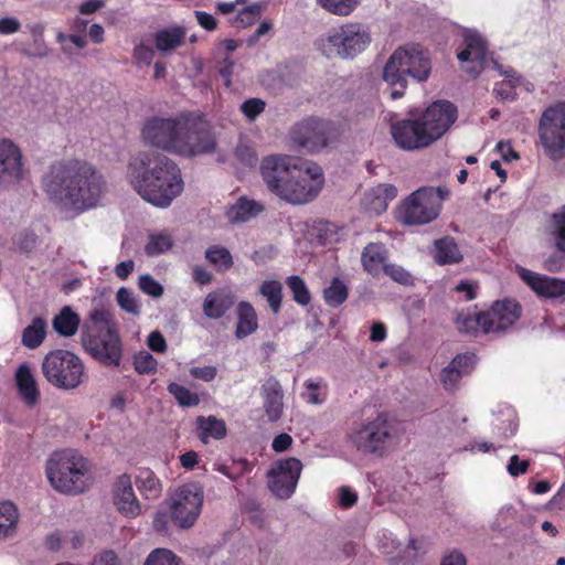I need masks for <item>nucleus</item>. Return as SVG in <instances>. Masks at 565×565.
I'll return each mask as SVG.
<instances>
[{
  "mask_svg": "<svg viewBox=\"0 0 565 565\" xmlns=\"http://www.w3.org/2000/svg\"><path fill=\"white\" fill-rule=\"evenodd\" d=\"M41 186L49 202L77 214L95 209L108 191L103 172L77 158L52 162L41 178Z\"/></svg>",
  "mask_w": 565,
  "mask_h": 565,
  "instance_id": "f257e3e1",
  "label": "nucleus"
},
{
  "mask_svg": "<svg viewBox=\"0 0 565 565\" xmlns=\"http://www.w3.org/2000/svg\"><path fill=\"white\" fill-rule=\"evenodd\" d=\"M126 178L141 199L160 209L170 206L184 185L178 164L159 152L141 151L131 157Z\"/></svg>",
  "mask_w": 565,
  "mask_h": 565,
  "instance_id": "f03ea898",
  "label": "nucleus"
},
{
  "mask_svg": "<svg viewBox=\"0 0 565 565\" xmlns=\"http://www.w3.org/2000/svg\"><path fill=\"white\" fill-rule=\"evenodd\" d=\"M81 344L104 366L118 367L122 360V341L114 315L103 307L88 313L81 330Z\"/></svg>",
  "mask_w": 565,
  "mask_h": 565,
  "instance_id": "7ed1b4c3",
  "label": "nucleus"
},
{
  "mask_svg": "<svg viewBox=\"0 0 565 565\" xmlns=\"http://www.w3.org/2000/svg\"><path fill=\"white\" fill-rule=\"evenodd\" d=\"M431 73V62L427 53L415 46L397 47L386 61L382 78L391 88V98L404 96L408 77L425 82Z\"/></svg>",
  "mask_w": 565,
  "mask_h": 565,
  "instance_id": "20e7f679",
  "label": "nucleus"
},
{
  "mask_svg": "<svg viewBox=\"0 0 565 565\" xmlns=\"http://www.w3.org/2000/svg\"><path fill=\"white\" fill-rule=\"evenodd\" d=\"M45 475L51 487L62 494L83 493L90 484L88 461L73 449L53 452L46 460Z\"/></svg>",
  "mask_w": 565,
  "mask_h": 565,
  "instance_id": "39448f33",
  "label": "nucleus"
},
{
  "mask_svg": "<svg viewBox=\"0 0 565 565\" xmlns=\"http://www.w3.org/2000/svg\"><path fill=\"white\" fill-rule=\"evenodd\" d=\"M42 373L52 386L64 391H74L88 380L82 358L65 349H55L44 356Z\"/></svg>",
  "mask_w": 565,
  "mask_h": 565,
  "instance_id": "423d86ee",
  "label": "nucleus"
},
{
  "mask_svg": "<svg viewBox=\"0 0 565 565\" xmlns=\"http://www.w3.org/2000/svg\"><path fill=\"white\" fill-rule=\"evenodd\" d=\"M371 44V33L361 23H345L317 41L319 51L327 57L353 58Z\"/></svg>",
  "mask_w": 565,
  "mask_h": 565,
  "instance_id": "0eeeda50",
  "label": "nucleus"
},
{
  "mask_svg": "<svg viewBox=\"0 0 565 565\" xmlns=\"http://www.w3.org/2000/svg\"><path fill=\"white\" fill-rule=\"evenodd\" d=\"M216 148L217 141L210 121L203 115L184 111L177 156L194 158L214 153Z\"/></svg>",
  "mask_w": 565,
  "mask_h": 565,
  "instance_id": "6e6552de",
  "label": "nucleus"
},
{
  "mask_svg": "<svg viewBox=\"0 0 565 565\" xmlns=\"http://www.w3.org/2000/svg\"><path fill=\"white\" fill-rule=\"evenodd\" d=\"M449 195L445 186H426L414 191L399 211V220L406 225H420L436 220L443 201Z\"/></svg>",
  "mask_w": 565,
  "mask_h": 565,
  "instance_id": "1a4fd4ad",
  "label": "nucleus"
},
{
  "mask_svg": "<svg viewBox=\"0 0 565 565\" xmlns=\"http://www.w3.org/2000/svg\"><path fill=\"white\" fill-rule=\"evenodd\" d=\"M356 450L383 456L396 441V425L385 414H379L351 435Z\"/></svg>",
  "mask_w": 565,
  "mask_h": 565,
  "instance_id": "9d476101",
  "label": "nucleus"
},
{
  "mask_svg": "<svg viewBox=\"0 0 565 565\" xmlns=\"http://www.w3.org/2000/svg\"><path fill=\"white\" fill-rule=\"evenodd\" d=\"M539 137L552 160L565 158V102H557L544 109L539 120Z\"/></svg>",
  "mask_w": 565,
  "mask_h": 565,
  "instance_id": "9b49d317",
  "label": "nucleus"
},
{
  "mask_svg": "<svg viewBox=\"0 0 565 565\" xmlns=\"http://www.w3.org/2000/svg\"><path fill=\"white\" fill-rule=\"evenodd\" d=\"M324 178L322 169L312 162L299 161L285 189L281 200L292 204H306L321 191Z\"/></svg>",
  "mask_w": 565,
  "mask_h": 565,
  "instance_id": "f8f14e48",
  "label": "nucleus"
},
{
  "mask_svg": "<svg viewBox=\"0 0 565 565\" xmlns=\"http://www.w3.org/2000/svg\"><path fill=\"white\" fill-rule=\"evenodd\" d=\"M204 502L202 486L191 482L179 487L169 499L173 523L181 529L192 527L201 514Z\"/></svg>",
  "mask_w": 565,
  "mask_h": 565,
  "instance_id": "ddd939ff",
  "label": "nucleus"
},
{
  "mask_svg": "<svg viewBox=\"0 0 565 565\" xmlns=\"http://www.w3.org/2000/svg\"><path fill=\"white\" fill-rule=\"evenodd\" d=\"M184 111L171 117H150L141 129L146 145L178 154L180 129H182Z\"/></svg>",
  "mask_w": 565,
  "mask_h": 565,
  "instance_id": "4468645a",
  "label": "nucleus"
},
{
  "mask_svg": "<svg viewBox=\"0 0 565 565\" xmlns=\"http://www.w3.org/2000/svg\"><path fill=\"white\" fill-rule=\"evenodd\" d=\"M300 159L284 154L264 157L260 162V175L267 189L281 198L289 194L285 185L289 181Z\"/></svg>",
  "mask_w": 565,
  "mask_h": 565,
  "instance_id": "2eb2a0df",
  "label": "nucleus"
},
{
  "mask_svg": "<svg viewBox=\"0 0 565 565\" xmlns=\"http://www.w3.org/2000/svg\"><path fill=\"white\" fill-rule=\"evenodd\" d=\"M301 470L302 463L295 457L278 460L267 472L269 491L277 499H289L296 491Z\"/></svg>",
  "mask_w": 565,
  "mask_h": 565,
  "instance_id": "dca6fc26",
  "label": "nucleus"
},
{
  "mask_svg": "<svg viewBox=\"0 0 565 565\" xmlns=\"http://www.w3.org/2000/svg\"><path fill=\"white\" fill-rule=\"evenodd\" d=\"M330 132L331 126L328 121L308 118L296 124L291 128L289 137L298 148L313 152L328 145Z\"/></svg>",
  "mask_w": 565,
  "mask_h": 565,
  "instance_id": "f3484780",
  "label": "nucleus"
},
{
  "mask_svg": "<svg viewBox=\"0 0 565 565\" xmlns=\"http://www.w3.org/2000/svg\"><path fill=\"white\" fill-rule=\"evenodd\" d=\"M391 135L396 146L413 151L429 147L433 138L426 131L420 118L398 120L391 125Z\"/></svg>",
  "mask_w": 565,
  "mask_h": 565,
  "instance_id": "a211bd4d",
  "label": "nucleus"
},
{
  "mask_svg": "<svg viewBox=\"0 0 565 565\" xmlns=\"http://www.w3.org/2000/svg\"><path fill=\"white\" fill-rule=\"evenodd\" d=\"M457 107L448 100L429 105L419 117L433 141L441 138L457 119Z\"/></svg>",
  "mask_w": 565,
  "mask_h": 565,
  "instance_id": "6ab92c4d",
  "label": "nucleus"
},
{
  "mask_svg": "<svg viewBox=\"0 0 565 565\" xmlns=\"http://www.w3.org/2000/svg\"><path fill=\"white\" fill-rule=\"evenodd\" d=\"M465 49L457 54L461 63L468 62L466 72L476 77L489 65V52L483 36L475 30H466L462 34Z\"/></svg>",
  "mask_w": 565,
  "mask_h": 565,
  "instance_id": "aec40b11",
  "label": "nucleus"
},
{
  "mask_svg": "<svg viewBox=\"0 0 565 565\" xmlns=\"http://www.w3.org/2000/svg\"><path fill=\"white\" fill-rule=\"evenodd\" d=\"M521 306L514 299L497 300L483 311V333H499L512 327L521 317Z\"/></svg>",
  "mask_w": 565,
  "mask_h": 565,
  "instance_id": "412c9836",
  "label": "nucleus"
},
{
  "mask_svg": "<svg viewBox=\"0 0 565 565\" xmlns=\"http://www.w3.org/2000/svg\"><path fill=\"white\" fill-rule=\"evenodd\" d=\"M516 271L540 298L565 301V279L542 275L520 266L516 267Z\"/></svg>",
  "mask_w": 565,
  "mask_h": 565,
  "instance_id": "4be33fe9",
  "label": "nucleus"
},
{
  "mask_svg": "<svg viewBox=\"0 0 565 565\" xmlns=\"http://www.w3.org/2000/svg\"><path fill=\"white\" fill-rule=\"evenodd\" d=\"M23 175L22 152L9 139L0 140V188L19 183Z\"/></svg>",
  "mask_w": 565,
  "mask_h": 565,
  "instance_id": "5701e85b",
  "label": "nucleus"
},
{
  "mask_svg": "<svg viewBox=\"0 0 565 565\" xmlns=\"http://www.w3.org/2000/svg\"><path fill=\"white\" fill-rule=\"evenodd\" d=\"M114 503L124 516L135 519L141 514V504L137 499L131 477L124 473L118 477L114 488Z\"/></svg>",
  "mask_w": 565,
  "mask_h": 565,
  "instance_id": "b1692460",
  "label": "nucleus"
},
{
  "mask_svg": "<svg viewBox=\"0 0 565 565\" xmlns=\"http://www.w3.org/2000/svg\"><path fill=\"white\" fill-rule=\"evenodd\" d=\"M475 354H457L440 372V382L445 390L456 391L465 375H469L475 366Z\"/></svg>",
  "mask_w": 565,
  "mask_h": 565,
  "instance_id": "393cba45",
  "label": "nucleus"
},
{
  "mask_svg": "<svg viewBox=\"0 0 565 565\" xmlns=\"http://www.w3.org/2000/svg\"><path fill=\"white\" fill-rule=\"evenodd\" d=\"M235 300V295L230 289H215L205 296L202 306L203 313L209 319H221L233 308Z\"/></svg>",
  "mask_w": 565,
  "mask_h": 565,
  "instance_id": "a878e982",
  "label": "nucleus"
},
{
  "mask_svg": "<svg viewBox=\"0 0 565 565\" xmlns=\"http://www.w3.org/2000/svg\"><path fill=\"white\" fill-rule=\"evenodd\" d=\"M262 397L264 399V411L269 422L280 419L284 409V393L279 381L270 376L262 385Z\"/></svg>",
  "mask_w": 565,
  "mask_h": 565,
  "instance_id": "bb28decb",
  "label": "nucleus"
},
{
  "mask_svg": "<svg viewBox=\"0 0 565 565\" xmlns=\"http://www.w3.org/2000/svg\"><path fill=\"white\" fill-rule=\"evenodd\" d=\"M396 195L397 189L393 184L380 183L366 192L364 201L371 212L381 214L386 211L388 203Z\"/></svg>",
  "mask_w": 565,
  "mask_h": 565,
  "instance_id": "cd10ccee",
  "label": "nucleus"
},
{
  "mask_svg": "<svg viewBox=\"0 0 565 565\" xmlns=\"http://www.w3.org/2000/svg\"><path fill=\"white\" fill-rule=\"evenodd\" d=\"M15 382L23 402L29 407L35 406L40 398V392L29 365L21 364L18 367L15 372Z\"/></svg>",
  "mask_w": 565,
  "mask_h": 565,
  "instance_id": "c85d7f7f",
  "label": "nucleus"
},
{
  "mask_svg": "<svg viewBox=\"0 0 565 565\" xmlns=\"http://www.w3.org/2000/svg\"><path fill=\"white\" fill-rule=\"evenodd\" d=\"M264 211L263 204L255 200L239 198L226 211V218L232 224L245 223L256 217Z\"/></svg>",
  "mask_w": 565,
  "mask_h": 565,
  "instance_id": "c756f323",
  "label": "nucleus"
},
{
  "mask_svg": "<svg viewBox=\"0 0 565 565\" xmlns=\"http://www.w3.org/2000/svg\"><path fill=\"white\" fill-rule=\"evenodd\" d=\"M185 36L186 31L180 25L161 29L154 34L156 49L162 54H169L184 43Z\"/></svg>",
  "mask_w": 565,
  "mask_h": 565,
  "instance_id": "7c9ffc66",
  "label": "nucleus"
},
{
  "mask_svg": "<svg viewBox=\"0 0 565 565\" xmlns=\"http://www.w3.org/2000/svg\"><path fill=\"white\" fill-rule=\"evenodd\" d=\"M434 260L438 265L458 264L462 260V254L454 237L445 236L434 242L431 249Z\"/></svg>",
  "mask_w": 565,
  "mask_h": 565,
  "instance_id": "2f4dec72",
  "label": "nucleus"
},
{
  "mask_svg": "<svg viewBox=\"0 0 565 565\" xmlns=\"http://www.w3.org/2000/svg\"><path fill=\"white\" fill-rule=\"evenodd\" d=\"M196 435L203 444H209L210 439H223L226 436L227 428L223 419L214 415L196 417Z\"/></svg>",
  "mask_w": 565,
  "mask_h": 565,
  "instance_id": "473e14b6",
  "label": "nucleus"
},
{
  "mask_svg": "<svg viewBox=\"0 0 565 565\" xmlns=\"http://www.w3.org/2000/svg\"><path fill=\"white\" fill-rule=\"evenodd\" d=\"M258 328L257 315L248 301H241L237 305V324L235 337L244 339L254 333Z\"/></svg>",
  "mask_w": 565,
  "mask_h": 565,
  "instance_id": "72a5a7b5",
  "label": "nucleus"
},
{
  "mask_svg": "<svg viewBox=\"0 0 565 565\" xmlns=\"http://www.w3.org/2000/svg\"><path fill=\"white\" fill-rule=\"evenodd\" d=\"M386 248L381 243H370L366 245L361 255L363 268L372 276L379 275L381 269L386 265Z\"/></svg>",
  "mask_w": 565,
  "mask_h": 565,
  "instance_id": "f704fd0d",
  "label": "nucleus"
},
{
  "mask_svg": "<svg viewBox=\"0 0 565 565\" xmlns=\"http://www.w3.org/2000/svg\"><path fill=\"white\" fill-rule=\"evenodd\" d=\"M79 323V316L70 306H65L53 318L52 327L58 335L70 338L77 332Z\"/></svg>",
  "mask_w": 565,
  "mask_h": 565,
  "instance_id": "c9c22d12",
  "label": "nucleus"
},
{
  "mask_svg": "<svg viewBox=\"0 0 565 565\" xmlns=\"http://www.w3.org/2000/svg\"><path fill=\"white\" fill-rule=\"evenodd\" d=\"M46 337V321L41 318H34L22 331V344L28 349L39 348Z\"/></svg>",
  "mask_w": 565,
  "mask_h": 565,
  "instance_id": "e433bc0d",
  "label": "nucleus"
},
{
  "mask_svg": "<svg viewBox=\"0 0 565 565\" xmlns=\"http://www.w3.org/2000/svg\"><path fill=\"white\" fill-rule=\"evenodd\" d=\"M483 312L461 311L457 315L455 324L460 333L477 335L483 332Z\"/></svg>",
  "mask_w": 565,
  "mask_h": 565,
  "instance_id": "4c0bfd02",
  "label": "nucleus"
},
{
  "mask_svg": "<svg viewBox=\"0 0 565 565\" xmlns=\"http://www.w3.org/2000/svg\"><path fill=\"white\" fill-rule=\"evenodd\" d=\"M136 484L146 499L154 500L161 495L162 484L159 478L149 469L140 470Z\"/></svg>",
  "mask_w": 565,
  "mask_h": 565,
  "instance_id": "58836bf2",
  "label": "nucleus"
},
{
  "mask_svg": "<svg viewBox=\"0 0 565 565\" xmlns=\"http://www.w3.org/2000/svg\"><path fill=\"white\" fill-rule=\"evenodd\" d=\"M259 294L266 299L269 308L276 315L280 311L282 301V285L278 280H265L259 286Z\"/></svg>",
  "mask_w": 565,
  "mask_h": 565,
  "instance_id": "ea45409f",
  "label": "nucleus"
},
{
  "mask_svg": "<svg viewBox=\"0 0 565 565\" xmlns=\"http://www.w3.org/2000/svg\"><path fill=\"white\" fill-rule=\"evenodd\" d=\"M18 510L12 502L0 503V539L14 533L18 522Z\"/></svg>",
  "mask_w": 565,
  "mask_h": 565,
  "instance_id": "a19ab883",
  "label": "nucleus"
},
{
  "mask_svg": "<svg viewBox=\"0 0 565 565\" xmlns=\"http://www.w3.org/2000/svg\"><path fill=\"white\" fill-rule=\"evenodd\" d=\"M205 259L220 271L228 270L234 264L231 252L220 245L210 246L205 250Z\"/></svg>",
  "mask_w": 565,
  "mask_h": 565,
  "instance_id": "79ce46f5",
  "label": "nucleus"
},
{
  "mask_svg": "<svg viewBox=\"0 0 565 565\" xmlns=\"http://www.w3.org/2000/svg\"><path fill=\"white\" fill-rule=\"evenodd\" d=\"M349 290L344 281L333 278L330 286L323 290V299L330 307L337 308L348 299Z\"/></svg>",
  "mask_w": 565,
  "mask_h": 565,
  "instance_id": "37998d69",
  "label": "nucleus"
},
{
  "mask_svg": "<svg viewBox=\"0 0 565 565\" xmlns=\"http://www.w3.org/2000/svg\"><path fill=\"white\" fill-rule=\"evenodd\" d=\"M286 284L292 294V299L300 306H308L311 301L310 291L305 280L298 275L287 277Z\"/></svg>",
  "mask_w": 565,
  "mask_h": 565,
  "instance_id": "c03bdc74",
  "label": "nucleus"
},
{
  "mask_svg": "<svg viewBox=\"0 0 565 565\" xmlns=\"http://www.w3.org/2000/svg\"><path fill=\"white\" fill-rule=\"evenodd\" d=\"M173 246L172 238L167 233L150 234L148 243L145 246V253L148 256H157L171 249Z\"/></svg>",
  "mask_w": 565,
  "mask_h": 565,
  "instance_id": "a18cd8bd",
  "label": "nucleus"
},
{
  "mask_svg": "<svg viewBox=\"0 0 565 565\" xmlns=\"http://www.w3.org/2000/svg\"><path fill=\"white\" fill-rule=\"evenodd\" d=\"M328 12L339 15H350L360 4L361 0H317Z\"/></svg>",
  "mask_w": 565,
  "mask_h": 565,
  "instance_id": "49530a36",
  "label": "nucleus"
},
{
  "mask_svg": "<svg viewBox=\"0 0 565 565\" xmlns=\"http://www.w3.org/2000/svg\"><path fill=\"white\" fill-rule=\"evenodd\" d=\"M552 235L554 237L555 247L565 254V204L552 214Z\"/></svg>",
  "mask_w": 565,
  "mask_h": 565,
  "instance_id": "de8ad7c7",
  "label": "nucleus"
},
{
  "mask_svg": "<svg viewBox=\"0 0 565 565\" xmlns=\"http://www.w3.org/2000/svg\"><path fill=\"white\" fill-rule=\"evenodd\" d=\"M168 392L177 399L181 406L193 407L200 403V398L196 393L191 392L185 386L175 382H171L168 385Z\"/></svg>",
  "mask_w": 565,
  "mask_h": 565,
  "instance_id": "09e8293b",
  "label": "nucleus"
},
{
  "mask_svg": "<svg viewBox=\"0 0 565 565\" xmlns=\"http://www.w3.org/2000/svg\"><path fill=\"white\" fill-rule=\"evenodd\" d=\"M118 306L131 316L140 315V303L136 295L128 288L121 287L116 294Z\"/></svg>",
  "mask_w": 565,
  "mask_h": 565,
  "instance_id": "8fccbe9b",
  "label": "nucleus"
},
{
  "mask_svg": "<svg viewBox=\"0 0 565 565\" xmlns=\"http://www.w3.org/2000/svg\"><path fill=\"white\" fill-rule=\"evenodd\" d=\"M143 565H181V559L168 548H156L147 556Z\"/></svg>",
  "mask_w": 565,
  "mask_h": 565,
  "instance_id": "3c124183",
  "label": "nucleus"
},
{
  "mask_svg": "<svg viewBox=\"0 0 565 565\" xmlns=\"http://www.w3.org/2000/svg\"><path fill=\"white\" fill-rule=\"evenodd\" d=\"M316 237L322 245L337 243L339 237V228L330 222H320L315 226Z\"/></svg>",
  "mask_w": 565,
  "mask_h": 565,
  "instance_id": "603ef678",
  "label": "nucleus"
},
{
  "mask_svg": "<svg viewBox=\"0 0 565 565\" xmlns=\"http://www.w3.org/2000/svg\"><path fill=\"white\" fill-rule=\"evenodd\" d=\"M157 365V360L147 351H141L134 356V367L139 374L154 373Z\"/></svg>",
  "mask_w": 565,
  "mask_h": 565,
  "instance_id": "864d4df0",
  "label": "nucleus"
},
{
  "mask_svg": "<svg viewBox=\"0 0 565 565\" xmlns=\"http://www.w3.org/2000/svg\"><path fill=\"white\" fill-rule=\"evenodd\" d=\"M138 287L142 292L153 298H159L163 295L162 285L149 274H145L139 277Z\"/></svg>",
  "mask_w": 565,
  "mask_h": 565,
  "instance_id": "5fc2aeb1",
  "label": "nucleus"
},
{
  "mask_svg": "<svg viewBox=\"0 0 565 565\" xmlns=\"http://www.w3.org/2000/svg\"><path fill=\"white\" fill-rule=\"evenodd\" d=\"M56 40L62 44L63 52L68 55L74 53L72 45L77 49H84L87 44L86 38L77 34L65 35L64 33H58Z\"/></svg>",
  "mask_w": 565,
  "mask_h": 565,
  "instance_id": "6e6d98bb",
  "label": "nucleus"
},
{
  "mask_svg": "<svg viewBox=\"0 0 565 565\" xmlns=\"http://www.w3.org/2000/svg\"><path fill=\"white\" fill-rule=\"evenodd\" d=\"M241 111L249 120H255L266 108L265 100L260 98H249L241 105Z\"/></svg>",
  "mask_w": 565,
  "mask_h": 565,
  "instance_id": "4d7b16f0",
  "label": "nucleus"
},
{
  "mask_svg": "<svg viewBox=\"0 0 565 565\" xmlns=\"http://www.w3.org/2000/svg\"><path fill=\"white\" fill-rule=\"evenodd\" d=\"M383 271L391 277L394 281L402 285H412V275L403 267L395 264H386L383 267Z\"/></svg>",
  "mask_w": 565,
  "mask_h": 565,
  "instance_id": "13d9d810",
  "label": "nucleus"
},
{
  "mask_svg": "<svg viewBox=\"0 0 565 565\" xmlns=\"http://www.w3.org/2000/svg\"><path fill=\"white\" fill-rule=\"evenodd\" d=\"M262 13V7L259 4H252L246 7L238 12L236 22L239 26L246 28L252 25Z\"/></svg>",
  "mask_w": 565,
  "mask_h": 565,
  "instance_id": "bf43d9fd",
  "label": "nucleus"
},
{
  "mask_svg": "<svg viewBox=\"0 0 565 565\" xmlns=\"http://www.w3.org/2000/svg\"><path fill=\"white\" fill-rule=\"evenodd\" d=\"M154 56V50L151 46L139 44L134 49L132 60L138 66L150 65Z\"/></svg>",
  "mask_w": 565,
  "mask_h": 565,
  "instance_id": "052dcab7",
  "label": "nucleus"
},
{
  "mask_svg": "<svg viewBox=\"0 0 565 565\" xmlns=\"http://www.w3.org/2000/svg\"><path fill=\"white\" fill-rule=\"evenodd\" d=\"M305 386L306 393L303 394V396L308 403L318 405L326 401V395L321 396L319 393V390L321 387V384L319 382L308 380L305 382Z\"/></svg>",
  "mask_w": 565,
  "mask_h": 565,
  "instance_id": "680f3d73",
  "label": "nucleus"
},
{
  "mask_svg": "<svg viewBox=\"0 0 565 565\" xmlns=\"http://www.w3.org/2000/svg\"><path fill=\"white\" fill-rule=\"evenodd\" d=\"M493 92L495 96L502 100H514L516 98L515 87L509 81H502L498 83Z\"/></svg>",
  "mask_w": 565,
  "mask_h": 565,
  "instance_id": "e2e57ef3",
  "label": "nucleus"
},
{
  "mask_svg": "<svg viewBox=\"0 0 565 565\" xmlns=\"http://www.w3.org/2000/svg\"><path fill=\"white\" fill-rule=\"evenodd\" d=\"M247 510L249 512V521L257 527H265L266 514L264 510L259 507V504L256 502H249L247 504Z\"/></svg>",
  "mask_w": 565,
  "mask_h": 565,
  "instance_id": "0e129e2a",
  "label": "nucleus"
},
{
  "mask_svg": "<svg viewBox=\"0 0 565 565\" xmlns=\"http://www.w3.org/2000/svg\"><path fill=\"white\" fill-rule=\"evenodd\" d=\"M190 374L204 382H211L216 377L217 369L213 365L194 366L190 369Z\"/></svg>",
  "mask_w": 565,
  "mask_h": 565,
  "instance_id": "69168bd1",
  "label": "nucleus"
},
{
  "mask_svg": "<svg viewBox=\"0 0 565 565\" xmlns=\"http://www.w3.org/2000/svg\"><path fill=\"white\" fill-rule=\"evenodd\" d=\"M235 158L246 167H254L257 162L255 152L247 146H238L235 149Z\"/></svg>",
  "mask_w": 565,
  "mask_h": 565,
  "instance_id": "338daca9",
  "label": "nucleus"
},
{
  "mask_svg": "<svg viewBox=\"0 0 565 565\" xmlns=\"http://www.w3.org/2000/svg\"><path fill=\"white\" fill-rule=\"evenodd\" d=\"M439 565H467V558L459 550H450L443 555Z\"/></svg>",
  "mask_w": 565,
  "mask_h": 565,
  "instance_id": "774afa93",
  "label": "nucleus"
}]
</instances>
